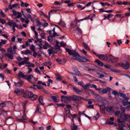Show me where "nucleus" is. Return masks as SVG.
<instances>
[{
    "mask_svg": "<svg viewBox=\"0 0 130 130\" xmlns=\"http://www.w3.org/2000/svg\"><path fill=\"white\" fill-rule=\"evenodd\" d=\"M61 97L62 99H67L70 100L74 101H76V100L79 101L82 100H86L84 98H82L79 96L75 95H74L71 96L67 97L64 95L61 96Z\"/></svg>",
    "mask_w": 130,
    "mask_h": 130,
    "instance_id": "1",
    "label": "nucleus"
},
{
    "mask_svg": "<svg viewBox=\"0 0 130 130\" xmlns=\"http://www.w3.org/2000/svg\"><path fill=\"white\" fill-rule=\"evenodd\" d=\"M66 50L69 55L72 56L71 57V58L72 59L76 60L78 58L80 57V55L76 52H72L71 50L67 48H66Z\"/></svg>",
    "mask_w": 130,
    "mask_h": 130,
    "instance_id": "2",
    "label": "nucleus"
},
{
    "mask_svg": "<svg viewBox=\"0 0 130 130\" xmlns=\"http://www.w3.org/2000/svg\"><path fill=\"white\" fill-rule=\"evenodd\" d=\"M119 64L121 67L125 69L128 68L129 66L128 63L127 61H125L124 62L121 63Z\"/></svg>",
    "mask_w": 130,
    "mask_h": 130,
    "instance_id": "3",
    "label": "nucleus"
},
{
    "mask_svg": "<svg viewBox=\"0 0 130 130\" xmlns=\"http://www.w3.org/2000/svg\"><path fill=\"white\" fill-rule=\"evenodd\" d=\"M109 60L112 62H117L118 60V59L113 56L111 54L109 55L108 56Z\"/></svg>",
    "mask_w": 130,
    "mask_h": 130,
    "instance_id": "4",
    "label": "nucleus"
},
{
    "mask_svg": "<svg viewBox=\"0 0 130 130\" xmlns=\"http://www.w3.org/2000/svg\"><path fill=\"white\" fill-rule=\"evenodd\" d=\"M24 92V90L22 88H17L14 91V93L18 96L21 95Z\"/></svg>",
    "mask_w": 130,
    "mask_h": 130,
    "instance_id": "5",
    "label": "nucleus"
},
{
    "mask_svg": "<svg viewBox=\"0 0 130 130\" xmlns=\"http://www.w3.org/2000/svg\"><path fill=\"white\" fill-rule=\"evenodd\" d=\"M32 93L30 91H26L23 94V96L25 98H29L30 99Z\"/></svg>",
    "mask_w": 130,
    "mask_h": 130,
    "instance_id": "6",
    "label": "nucleus"
},
{
    "mask_svg": "<svg viewBox=\"0 0 130 130\" xmlns=\"http://www.w3.org/2000/svg\"><path fill=\"white\" fill-rule=\"evenodd\" d=\"M113 107L112 106H108L106 107V111L112 113L114 111V110L113 109Z\"/></svg>",
    "mask_w": 130,
    "mask_h": 130,
    "instance_id": "7",
    "label": "nucleus"
},
{
    "mask_svg": "<svg viewBox=\"0 0 130 130\" xmlns=\"http://www.w3.org/2000/svg\"><path fill=\"white\" fill-rule=\"evenodd\" d=\"M17 76L18 79H20V78H25L26 77V75H24L22 72L20 71L17 75Z\"/></svg>",
    "mask_w": 130,
    "mask_h": 130,
    "instance_id": "8",
    "label": "nucleus"
},
{
    "mask_svg": "<svg viewBox=\"0 0 130 130\" xmlns=\"http://www.w3.org/2000/svg\"><path fill=\"white\" fill-rule=\"evenodd\" d=\"M120 117L121 119L124 120L128 119L129 118L128 115L124 114L123 113H121L120 114Z\"/></svg>",
    "mask_w": 130,
    "mask_h": 130,
    "instance_id": "9",
    "label": "nucleus"
},
{
    "mask_svg": "<svg viewBox=\"0 0 130 130\" xmlns=\"http://www.w3.org/2000/svg\"><path fill=\"white\" fill-rule=\"evenodd\" d=\"M20 6L19 4H13L12 5L11 4H10L8 6L9 8L10 9H12L13 8L15 7L17 8H19Z\"/></svg>",
    "mask_w": 130,
    "mask_h": 130,
    "instance_id": "10",
    "label": "nucleus"
},
{
    "mask_svg": "<svg viewBox=\"0 0 130 130\" xmlns=\"http://www.w3.org/2000/svg\"><path fill=\"white\" fill-rule=\"evenodd\" d=\"M98 57L100 59L102 60H106L107 59L108 57L107 56L103 55H99Z\"/></svg>",
    "mask_w": 130,
    "mask_h": 130,
    "instance_id": "11",
    "label": "nucleus"
},
{
    "mask_svg": "<svg viewBox=\"0 0 130 130\" xmlns=\"http://www.w3.org/2000/svg\"><path fill=\"white\" fill-rule=\"evenodd\" d=\"M73 89L74 91L77 94H81L82 93V91L76 87H73Z\"/></svg>",
    "mask_w": 130,
    "mask_h": 130,
    "instance_id": "12",
    "label": "nucleus"
},
{
    "mask_svg": "<svg viewBox=\"0 0 130 130\" xmlns=\"http://www.w3.org/2000/svg\"><path fill=\"white\" fill-rule=\"evenodd\" d=\"M33 77V76L32 75L30 74L29 75H26V77L25 78L29 82L31 83H33V82L30 81V80Z\"/></svg>",
    "mask_w": 130,
    "mask_h": 130,
    "instance_id": "13",
    "label": "nucleus"
},
{
    "mask_svg": "<svg viewBox=\"0 0 130 130\" xmlns=\"http://www.w3.org/2000/svg\"><path fill=\"white\" fill-rule=\"evenodd\" d=\"M78 126L76 125L74 123L73 124L71 125V130H79V129L78 127Z\"/></svg>",
    "mask_w": 130,
    "mask_h": 130,
    "instance_id": "14",
    "label": "nucleus"
},
{
    "mask_svg": "<svg viewBox=\"0 0 130 130\" xmlns=\"http://www.w3.org/2000/svg\"><path fill=\"white\" fill-rule=\"evenodd\" d=\"M14 116L17 118L20 117L21 116V111H15L14 113Z\"/></svg>",
    "mask_w": 130,
    "mask_h": 130,
    "instance_id": "15",
    "label": "nucleus"
},
{
    "mask_svg": "<svg viewBox=\"0 0 130 130\" xmlns=\"http://www.w3.org/2000/svg\"><path fill=\"white\" fill-rule=\"evenodd\" d=\"M56 60L57 62L60 64H64L66 61V60L64 59L60 60L59 59H57Z\"/></svg>",
    "mask_w": 130,
    "mask_h": 130,
    "instance_id": "16",
    "label": "nucleus"
},
{
    "mask_svg": "<svg viewBox=\"0 0 130 130\" xmlns=\"http://www.w3.org/2000/svg\"><path fill=\"white\" fill-rule=\"evenodd\" d=\"M118 96L122 97L126 100H127L128 99V98L126 96V94L123 93H119L118 94Z\"/></svg>",
    "mask_w": 130,
    "mask_h": 130,
    "instance_id": "17",
    "label": "nucleus"
},
{
    "mask_svg": "<svg viewBox=\"0 0 130 130\" xmlns=\"http://www.w3.org/2000/svg\"><path fill=\"white\" fill-rule=\"evenodd\" d=\"M23 81L18 82L17 83L14 82L15 85L17 87H22L23 86Z\"/></svg>",
    "mask_w": 130,
    "mask_h": 130,
    "instance_id": "18",
    "label": "nucleus"
},
{
    "mask_svg": "<svg viewBox=\"0 0 130 130\" xmlns=\"http://www.w3.org/2000/svg\"><path fill=\"white\" fill-rule=\"evenodd\" d=\"M51 46V45L48 43L45 42V43L44 44L42 47V48L44 49H46L48 47H50Z\"/></svg>",
    "mask_w": 130,
    "mask_h": 130,
    "instance_id": "19",
    "label": "nucleus"
},
{
    "mask_svg": "<svg viewBox=\"0 0 130 130\" xmlns=\"http://www.w3.org/2000/svg\"><path fill=\"white\" fill-rule=\"evenodd\" d=\"M111 88L109 87H107L102 90V93L105 94L107 93L108 91H110L111 90Z\"/></svg>",
    "mask_w": 130,
    "mask_h": 130,
    "instance_id": "20",
    "label": "nucleus"
},
{
    "mask_svg": "<svg viewBox=\"0 0 130 130\" xmlns=\"http://www.w3.org/2000/svg\"><path fill=\"white\" fill-rule=\"evenodd\" d=\"M99 106L101 112L102 113H104L105 112V108L104 106L103 105H101Z\"/></svg>",
    "mask_w": 130,
    "mask_h": 130,
    "instance_id": "21",
    "label": "nucleus"
},
{
    "mask_svg": "<svg viewBox=\"0 0 130 130\" xmlns=\"http://www.w3.org/2000/svg\"><path fill=\"white\" fill-rule=\"evenodd\" d=\"M38 98L37 95L34 94L32 93L30 99L32 100H36Z\"/></svg>",
    "mask_w": 130,
    "mask_h": 130,
    "instance_id": "22",
    "label": "nucleus"
},
{
    "mask_svg": "<svg viewBox=\"0 0 130 130\" xmlns=\"http://www.w3.org/2000/svg\"><path fill=\"white\" fill-rule=\"evenodd\" d=\"M90 84L89 83L85 85H84L83 87L84 89L86 91H88V89H89V87H90Z\"/></svg>",
    "mask_w": 130,
    "mask_h": 130,
    "instance_id": "23",
    "label": "nucleus"
},
{
    "mask_svg": "<svg viewBox=\"0 0 130 130\" xmlns=\"http://www.w3.org/2000/svg\"><path fill=\"white\" fill-rule=\"evenodd\" d=\"M13 54L10 53H6L5 54V56L8 57L9 58L12 59H13V57L12 55Z\"/></svg>",
    "mask_w": 130,
    "mask_h": 130,
    "instance_id": "24",
    "label": "nucleus"
},
{
    "mask_svg": "<svg viewBox=\"0 0 130 130\" xmlns=\"http://www.w3.org/2000/svg\"><path fill=\"white\" fill-rule=\"evenodd\" d=\"M6 40L1 39L0 41V48L3 45V44H6Z\"/></svg>",
    "mask_w": 130,
    "mask_h": 130,
    "instance_id": "25",
    "label": "nucleus"
},
{
    "mask_svg": "<svg viewBox=\"0 0 130 130\" xmlns=\"http://www.w3.org/2000/svg\"><path fill=\"white\" fill-rule=\"evenodd\" d=\"M36 22L37 25V26L39 27H41L42 26V23L39 21L38 19H36Z\"/></svg>",
    "mask_w": 130,
    "mask_h": 130,
    "instance_id": "26",
    "label": "nucleus"
},
{
    "mask_svg": "<svg viewBox=\"0 0 130 130\" xmlns=\"http://www.w3.org/2000/svg\"><path fill=\"white\" fill-rule=\"evenodd\" d=\"M83 45L86 49L88 51L90 50L89 47L87 44L84 42H83Z\"/></svg>",
    "mask_w": 130,
    "mask_h": 130,
    "instance_id": "27",
    "label": "nucleus"
},
{
    "mask_svg": "<svg viewBox=\"0 0 130 130\" xmlns=\"http://www.w3.org/2000/svg\"><path fill=\"white\" fill-rule=\"evenodd\" d=\"M95 62L97 63L98 65L99 66L102 67L104 65L103 63L99 60H96Z\"/></svg>",
    "mask_w": 130,
    "mask_h": 130,
    "instance_id": "28",
    "label": "nucleus"
},
{
    "mask_svg": "<svg viewBox=\"0 0 130 130\" xmlns=\"http://www.w3.org/2000/svg\"><path fill=\"white\" fill-rule=\"evenodd\" d=\"M21 6L22 7H27L29 5V4L26 2L24 3L22 1H21Z\"/></svg>",
    "mask_w": 130,
    "mask_h": 130,
    "instance_id": "29",
    "label": "nucleus"
},
{
    "mask_svg": "<svg viewBox=\"0 0 130 130\" xmlns=\"http://www.w3.org/2000/svg\"><path fill=\"white\" fill-rule=\"evenodd\" d=\"M65 113L66 115H68L70 113V110L69 108L65 107L64 108Z\"/></svg>",
    "mask_w": 130,
    "mask_h": 130,
    "instance_id": "30",
    "label": "nucleus"
},
{
    "mask_svg": "<svg viewBox=\"0 0 130 130\" xmlns=\"http://www.w3.org/2000/svg\"><path fill=\"white\" fill-rule=\"evenodd\" d=\"M39 103L42 105H43L44 103L43 102V98L42 96H40L38 99Z\"/></svg>",
    "mask_w": 130,
    "mask_h": 130,
    "instance_id": "31",
    "label": "nucleus"
},
{
    "mask_svg": "<svg viewBox=\"0 0 130 130\" xmlns=\"http://www.w3.org/2000/svg\"><path fill=\"white\" fill-rule=\"evenodd\" d=\"M76 32L77 34L78 35H80L82 33V31L78 27H77L76 28Z\"/></svg>",
    "mask_w": 130,
    "mask_h": 130,
    "instance_id": "32",
    "label": "nucleus"
},
{
    "mask_svg": "<svg viewBox=\"0 0 130 130\" xmlns=\"http://www.w3.org/2000/svg\"><path fill=\"white\" fill-rule=\"evenodd\" d=\"M56 75L57 76L56 78V79L58 81H60L62 80V78L61 77V76L59 74H56Z\"/></svg>",
    "mask_w": 130,
    "mask_h": 130,
    "instance_id": "33",
    "label": "nucleus"
},
{
    "mask_svg": "<svg viewBox=\"0 0 130 130\" xmlns=\"http://www.w3.org/2000/svg\"><path fill=\"white\" fill-rule=\"evenodd\" d=\"M26 120V118L24 117H22V119H18L17 120L18 121L20 122H25V120Z\"/></svg>",
    "mask_w": 130,
    "mask_h": 130,
    "instance_id": "34",
    "label": "nucleus"
},
{
    "mask_svg": "<svg viewBox=\"0 0 130 130\" xmlns=\"http://www.w3.org/2000/svg\"><path fill=\"white\" fill-rule=\"evenodd\" d=\"M36 108V112L38 113L40 112H41V109L39 105L38 104L37 105Z\"/></svg>",
    "mask_w": 130,
    "mask_h": 130,
    "instance_id": "35",
    "label": "nucleus"
},
{
    "mask_svg": "<svg viewBox=\"0 0 130 130\" xmlns=\"http://www.w3.org/2000/svg\"><path fill=\"white\" fill-rule=\"evenodd\" d=\"M7 111L3 109L0 111V115H5L6 114Z\"/></svg>",
    "mask_w": 130,
    "mask_h": 130,
    "instance_id": "36",
    "label": "nucleus"
},
{
    "mask_svg": "<svg viewBox=\"0 0 130 130\" xmlns=\"http://www.w3.org/2000/svg\"><path fill=\"white\" fill-rule=\"evenodd\" d=\"M43 64L44 66H50L52 64V63L50 62H44Z\"/></svg>",
    "mask_w": 130,
    "mask_h": 130,
    "instance_id": "37",
    "label": "nucleus"
},
{
    "mask_svg": "<svg viewBox=\"0 0 130 130\" xmlns=\"http://www.w3.org/2000/svg\"><path fill=\"white\" fill-rule=\"evenodd\" d=\"M17 47L15 45H14L13 46V50L12 51V54H14L16 53V51L15 50L17 49Z\"/></svg>",
    "mask_w": 130,
    "mask_h": 130,
    "instance_id": "38",
    "label": "nucleus"
},
{
    "mask_svg": "<svg viewBox=\"0 0 130 130\" xmlns=\"http://www.w3.org/2000/svg\"><path fill=\"white\" fill-rule=\"evenodd\" d=\"M88 91H90V92L94 95L97 96L98 95V94H97L95 92V91L91 90L90 88H89V89H88Z\"/></svg>",
    "mask_w": 130,
    "mask_h": 130,
    "instance_id": "39",
    "label": "nucleus"
},
{
    "mask_svg": "<svg viewBox=\"0 0 130 130\" xmlns=\"http://www.w3.org/2000/svg\"><path fill=\"white\" fill-rule=\"evenodd\" d=\"M48 54L49 55L54 53V52L53 50L51 49H49L47 50Z\"/></svg>",
    "mask_w": 130,
    "mask_h": 130,
    "instance_id": "40",
    "label": "nucleus"
},
{
    "mask_svg": "<svg viewBox=\"0 0 130 130\" xmlns=\"http://www.w3.org/2000/svg\"><path fill=\"white\" fill-rule=\"evenodd\" d=\"M80 58H81L82 59L84 62H86L87 61L90 62V60L89 59H86V57L84 56L82 57H80Z\"/></svg>",
    "mask_w": 130,
    "mask_h": 130,
    "instance_id": "41",
    "label": "nucleus"
},
{
    "mask_svg": "<svg viewBox=\"0 0 130 130\" xmlns=\"http://www.w3.org/2000/svg\"><path fill=\"white\" fill-rule=\"evenodd\" d=\"M111 71L115 72H120V71L119 69H111Z\"/></svg>",
    "mask_w": 130,
    "mask_h": 130,
    "instance_id": "42",
    "label": "nucleus"
},
{
    "mask_svg": "<svg viewBox=\"0 0 130 130\" xmlns=\"http://www.w3.org/2000/svg\"><path fill=\"white\" fill-rule=\"evenodd\" d=\"M30 48L32 52L35 51V46L33 44H31L30 46Z\"/></svg>",
    "mask_w": 130,
    "mask_h": 130,
    "instance_id": "43",
    "label": "nucleus"
},
{
    "mask_svg": "<svg viewBox=\"0 0 130 130\" xmlns=\"http://www.w3.org/2000/svg\"><path fill=\"white\" fill-rule=\"evenodd\" d=\"M51 99L53 101L55 102H58V101L57 100V98L56 97L54 96H52L51 97Z\"/></svg>",
    "mask_w": 130,
    "mask_h": 130,
    "instance_id": "44",
    "label": "nucleus"
},
{
    "mask_svg": "<svg viewBox=\"0 0 130 130\" xmlns=\"http://www.w3.org/2000/svg\"><path fill=\"white\" fill-rule=\"evenodd\" d=\"M100 116V114L99 112H98L96 115L93 118L95 120H97L99 118Z\"/></svg>",
    "mask_w": 130,
    "mask_h": 130,
    "instance_id": "45",
    "label": "nucleus"
},
{
    "mask_svg": "<svg viewBox=\"0 0 130 130\" xmlns=\"http://www.w3.org/2000/svg\"><path fill=\"white\" fill-rule=\"evenodd\" d=\"M48 40L50 42H53V38L51 36H50L48 37Z\"/></svg>",
    "mask_w": 130,
    "mask_h": 130,
    "instance_id": "46",
    "label": "nucleus"
},
{
    "mask_svg": "<svg viewBox=\"0 0 130 130\" xmlns=\"http://www.w3.org/2000/svg\"><path fill=\"white\" fill-rule=\"evenodd\" d=\"M55 47L56 49L58 50H59L60 49V47L58 44V42H56L55 45Z\"/></svg>",
    "mask_w": 130,
    "mask_h": 130,
    "instance_id": "47",
    "label": "nucleus"
},
{
    "mask_svg": "<svg viewBox=\"0 0 130 130\" xmlns=\"http://www.w3.org/2000/svg\"><path fill=\"white\" fill-rule=\"evenodd\" d=\"M6 105V104L4 103H0V109L4 107Z\"/></svg>",
    "mask_w": 130,
    "mask_h": 130,
    "instance_id": "48",
    "label": "nucleus"
},
{
    "mask_svg": "<svg viewBox=\"0 0 130 130\" xmlns=\"http://www.w3.org/2000/svg\"><path fill=\"white\" fill-rule=\"evenodd\" d=\"M31 53V52L30 51L28 50H27L25 51L24 53V54L25 55H27L29 54H30Z\"/></svg>",
    "mask_w": 130,
    "mask_h": 130,
    "instance_id": "49",
    "label": "nucleus"
},
{
    "mask_svg": "<svg viewBox=\"0 0 130 130\" xmlns=\"http://www.w3.org/2000/svg\"><path fill=\"white\" fill-rule=\"evenodd\" d=\"M76 60H77L80 63H83V62H84V60L81 58H78Z\"/></svg>",
    "mask_w": 130,
    "mask_h": 130,
    "instance_id": "50",
    "label": "nucleus"
},
{
    "mask_svg": "<svg viewBox=\"0 0 130 130\" xmlns=\"http://www.w3.org/2000/svg\"><path fill=\"white\" fill-rule=\"evenodd\" d=\"M112 94L114 95L115 96H116L117 94L118 95V93L117 91L115 90H113L112 92Z\"/></svg>",
    "mask_w": 130,
    "mask_h": 130,
    "instance_id": "51",
    "label": "nucleus"
},
{
    "mask_svg": "<svg viewBox=\"0 0 130 130\" xmlns=\"http://www.w3.org/2000/svg\"><path fill=\"white\" fill-rule=\"evenodd\" d=\"M17 13H18V15L17 16L16 18L18 19L20 18L21 16V13L19 12H17Z\"/></svg>",
    "mask_w": 130,
    "mask_h": 130,
    "instance_id": "52",
    "label": "nucleus"
},
{
    "mask_svg": "<svg viewBox=\"0 0 130 130\" xmlns=\"http://www.w3.org/2000/svg\"><path fill=\"white\" fill-rule=\"evenodd\" d=\"M35 72L38 73L40 75L41 74V73L40 71L39 70L38 68L37 67L35 68Z\"/></svg>",
    "mask_w": 130,
    "mask_h": 130,
    "instance_id": "53",
    "label": "nucleus"
},
{
    "mask_svg": "<svg viewBox=\"0 0 130 130\" xmlns=\"http://www.w3.org/2000/svg\"><path fill=\"white\" fill-rule=\"evenodd\" d=\"M0 22L3 24H4L6 23V21L5 19L0 18Z\"/></svg>",
    "mask_w": 130,
    "mask_h": 130,
    "instance_id": "54",
    "label": "nucleus"
},
{
    "mask_svg": "<svg viewBox=\"0 0 130 130\" xmlns=\"http://www.w3.org/2000/svg\"><path fill=\"white\" fill-rule=\"evenodd\" d=\"M84 84V83L82 81H81L80 82L78 83V85H80L82 87H83V86L84 85H83Z\"/></svg>",
    "mask_w": 130,
    "mask_h": 130,
    "instance_id": "55",
    "label": "nucleus"
},
{
    "mask_svg": "<svg viewBox=\"0 0 130 130\" xmlns=\"http://www.w3.org/2000/svg\"><path fill=\"white\" fill-rule=\"evenodd\" d=\"M84 69L85 70H87V71H89L90 70H92V71L94 70L93 69H90L89 68H88V67H85V68Z\"/></svg>",
    "mask_w": 130,
    "mask_h": 130,
    "instance_id": "56",
    "label": "nucleus"
},
{
    "mask_svg": "<svg viewBox=\"0 0 130 130\" xmlns=\"http://www.w3.org/2000/svg\"><path fill=\"white\" fill-rule=\"evenodd\" d=\"M61 25L63 28H65L66 27V24L64 22H62L61 23Z\"/></svg>",
    "mask_w": 130,
    "mask_h": 130,
    "instance_id": "57",
    "label": "nucleus"
},
{
    "mask_svg": "<svg viewBox=\"0 0 130 130\" xmlns=\"http://www.w3.org/2000/svg\"><path fill=\"white\" fill-rule=\"evenodd\" d=\"M25 63V62L24 61H22L21 62H20L18 64V66H20L22 65H24Z\"/></svg>",
    "mask_w": 130,
    "mask_h": 130,
    "instance_id": "58",
    "label": "nucleus"
},
{
    "mask_svg": "<svg viewBox=\"0 0 130 130\" xmlns=\"http://www.w3.org/2000/svg\"><path fill=\"white\" fill-rule=\"evenodd\" d=\"M0 14L2 17H5V14L3 11H0Z\"/></svg>",
    "mask_w": 130,
    "mask_h": 130,
    "instance_id": "59",
    "label": "nucleus"
},
{
    "mask_svg": "<svg viewBox=\"0 0 130 130\" xmlns=\"http://www.w3.org/2000/svg\"><path fill=\"white\" fill-rule=\"evenodd\" d=\"M12 48L11 47H9L7 49V51L9 52H11V53L12 54Z\"/></svg>",
    "mask_w": 130,
    "mask_h": 130,
    "instance_id": "60",
    "label": "nucleus"
},
{
    "mask_svg": "<svg viewBox=\"0 0 130 130\" xmlns=\"http://www.w3.org/2000/svg\"><path fill=\"white\" fill-rule=\"evenodd\" d=\"M87 108L88 109L94 108L93 105H91L87 106Z\"/></svg>",
    "mask_w": 130,
    "mask_h": 130,
    "instance_id": "61",
    "label": "nucleus"
},
{
    "mask_svg": "<svg viewBox=\"0 0 130 130\" xmlns=\"http://www.w3.org/2000/svg\"><path fill=\"white\" fill-rule=\"evenodd\" d=\"M96 90H98L99 92L100 93H102V88H98V89H96Z\"/></svg>",
    "mask_w": 130,
    "mask_h": 130,
    "instance_id": "62",
    "label": "nucleus"
},
{
    "mask_svg": "<svg viewBox=\"0 0 130 130\" xmlns=\"http://www.w3.org/2000/svg\"><path fill=\"white\" fill-rule=\"evenodd\" d=\"M113 16L112 14H109L107 16V19L108 20L109 19V18H111Z\"/></svg>",
    "mask_w": 130,
    "mask_h": 130,
    "instance_id": "63",
    "label": "nucleus"
},
{
    "mask_svg": "<svg viewBox=\"0 0 130 130\" xmlns=\"http://www.w3.org/2000/svg\"><path fill=\"white\" fill-rule=\"evenodd\" d=\"M126 110L129 111L130 110V105H127L125 107Z\"/></svg>",
    "mask_w": 130,
    "mask_h": 130,
    "instance_id": "64",
    "label": "nucleus"
}]
</instances>
